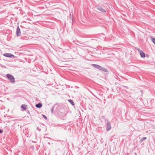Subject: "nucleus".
<instances>
[{"instance_id": "12", "label": "nucleus", "mask_w": 155, "mask_h": 155, "mask_svg": "<svg viewBox=\"0 0 155 155\" xmlns=\"http://www.w3.org/2000/svg\"><path fill=\"white\" fill-rule=\"evenodd\" d=\"M152 41L155 45V38H152Z\"/></svg>"}, {"instance_id": "2", "label": "nucleus", "mask_w": 155, "mask_h": 155, "mask_svg": "<svg viewBox=\"0 0 155 155\" xmlns=\"http://www.w3.org/2000/svg\"><path fill=\"white\" fill-rule=\"evenodd\" d=\"M6 76L8 79L12 83L14 84L15 83V78L12 75L8 74H6Z\"/></svg>"}, {"instance_id": "3", "label": "nucleus", "mask_w": 155, "mask_h": 155, "mask_svg": "<svg viewBox=\"0 0 155 155\" xmlns=\"http://www.w3.org/2000/svg\"><path fill=\"white\" fill-rule=\"evenodd\" d=\"M3 56L5 57L10 58H14L15 56L12 54L9 53H6L3 54Z\"/></svg>"}, {"instance_id": "6", "label": "nucleus", "mask_w": 155, "mask_h": 155, "mask_svg": "<svg viewBox=\"0 0 155 155\" xmlns=\"http://www.w3.org/2000/svg\"><path fill=\"white\" fill-rule=\"evenodd\" d=\"M107 130H109L111 129V125L109 122H107Z\"/></svg>"}, {"instance_id": "1", "label": "nucleus", "mask_w": 155, "mask_h": 155, "mask_svg": "<svg viewBox=\"0 0 155 155\" xmlns=\"http://www.w3.org/2000/svg\"><path fill=\"white\" fill-rule=\"evenodd\" d=\"M91 65L94 67L100 70H101L105 72H107V69L99 65L96 64H92Z\"/></svg>"}, {"instance_id": "9", "label": "nucleus", "mask_w": 155, "mask_h": 155, "mask_svg": "<svg viewBox=\"0 0 155 155\" xmlns=\"http://www.w3.org/2000/svg\"><path fill=\"white\" fill-rule=\"evenodd\" d=\"M26 105L23 104L21 106V108L23 109L24 110H25L26 109Z\"/></svg>"}, {"instance_id": "13", "label": "nucleus", "mask_w": 155, "mask_h": 155, "mask_svg": "<svg viewBox=\"0 0 155 155\" xmlns=\"http://www.w3.org/2000/svg\"><path fill=\"white\" fill-rule=\"evenodd\" d=\"M42 116L43 117L45 120L47 119V117L45 115L43 114L42 115Z\"/></svg>"}, {"instance_id": "15", "label": "nucleus", "mask_w": 155, "mask_h": 155, "mask_svg": "<svg viewBox=\"0 0 155 155\" xmlns=\"http://www.w3.org/2000/svg\"><path fill=\"white\" fill-rule=\"evenodd\" d=\"M3 132V130L0 129V134L2 133Z\"/></svg>"}, {"instance_id": "5", "label": "nucleus", "mask_w": 155, "mask_h": 155, "mask_svg": "<svg viewBox=\"0 0 155 155\" xmlns=\"http://www.w3.org/2000/svg\"><path fill=\"white\" fill-rule=\"evenodd\" d=\"M96 8L97 10H98L102 12H106L105 10V9H104L103 8H102L101 7H100V6H97Z\"/></svg>"}, {"instance_id": "14", "label": "nucleus", "mask_w": 155, "mask_h": 155, "mask_svg": "<svg viewBox=\"0 0 155 155\" xmlns=\"http://www.w3.org/2000/svg\"><path fill=\"white\" fill-rule=\"evenodd\" d=\"M51 110L52 113H53V111H54V107H52L51 109Z\"/></svg>"}, {"instance_id": "7", "label": "nucleus", "mask_w": 155, "mask_h": 155, "mask_svg": "<svg viewBox=\"0 0 155 155\" xmlns=\"http://www.w3.org/2000/svg\"><path fill=\"white\" fill-rule=\"evenodd\" d=\"M140 51V55L141 57L142 58H144L145 57V54L141 50H139Z\"/></svg>"}, {"instance_id": "16", "label": "nucleus", "mask_w": 155, "mask_h": 155, "mask_svg": "<svg viewBox=\"0 0 155 155\" xmlns=\"http://www.w3.org/2000/svg\"><path fill=\"white\" fill-rule=\"evenodd\" d=\"M154 129H155V128H154Z\"/></svg>"}, {"instance_id": "4", "label": "nucleus", "mask_w": 155, "mask_h": 155, "mask_svg": "<svg viewBox=\"0 0 155 155\" xmlns=\"http://www.w3.org/2000/svg\"><path fill=\"white\" fill-rule=\"evenodd\" d=\"M21 33L20 31V29L19 28V27L18 26L17 28L16 35L17 36H19L21 35Z\"/></svg>"}, {"instance_id": "11", "label": "nucleus", "mask_w": 155, "mask_h": 155, "mask_svg": "<svg viewBox=\"0 0 155 155\" xmlns=\"http://www.w3.org/2000/svg\"><path fill=\"white\" fill-rule=\"evenodd\" d=\"M146 139H147V137H143L142 138L140 139V141L141 142H142V141H144V140H146Z\"/></svg>"}, {"instance_id": "10", "label": "nucleus", "mask_w": 155, "mask_h": 155, "mask_svg": "<svg viewBox=\"0 0 155 155\" xmlns=\"http://www.w3.org/2000/svg\"><path fill=\"white\" fill-rule=\"evenodd\" d=\"M68 101L72 105H74V104L73 101L71 99H69Z\"/></svg>"}, {"instance_id": "8", "label": "nucleus", "mask_w": 155, "mask_h": 155, "mask_svg": "<svg viewBox=\"0 0 155 155\" xmlns=\"http://www.w3.org/2000/svg\"><path fill=\"white\" fill-rule=\"evenodd\" d=\"M35 106L36 107L38 108H40L42 106V104L41 103H39L35 105Z\"/></svg>"}]
</instances>
